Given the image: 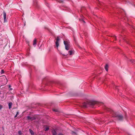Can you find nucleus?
<instances>
[{"label": "nucleus", "instance_id": "1", "mask_svg": "<svg viewBox=\"0 0 135 135\" xmlns=\"http://www.w3.org/2000/svg\"><path fill=\"white\" fill-rule=\"evenodd\" d=\"M104 109L106 111L110 112L113 115L112 117L117 118L118 120L119 121H122L123 120V116L122 115L118 114L112 110L106 107H105Z\"/></svg>", "mask_w": 135, "mask_h": 135}, {"label": "nucleus", "instance_id": "2", "mask_svg": "<svg viewBox=\"0 0 135 135\" xmlns=\"http://www.w3.org/2000/svg\"><path fill=\"white\" fill-rule=\"evenodd\" d=\"M98 103L95 101L90 100L86 102H84L83 103V106L84 107L86 108L88 105L91 107L94 106L95 104H98Z\"/></svg>", "mask_w": 135, "mask_h": 135}, {"label": "nucleus", "instance_id": "3", "mask_svg": "<svg viewBox=\"0 0 135 135\" xmlns=\"http://www.w3.org/2000/svg\"><path fill=\"white\" fill-rule=\"evenodd\" d=\"M64 43L65 46V49L67 50L70 49V42L69 41H64Z\"/></svg>", "mask_w": 135, "mask_h": 135}, {"label": "nucleus", "instance_id": "4", "mask_svg": "<svg viewBox=\"0 0 135 135\" xmlns=\"http://www.w3.org/2000/svg\"><path fill=\"white\" fill-rule=\"evenodd\" d=\"M60 39L59 37H57L56 39V41L55 42V46H56L57 47H58V46H59V41Z\"/></svg>", "mask_w": 135, "mask_h": 135}, {"label": "nucleus", "instance_id": "5", "mask_svg": "<svg viewBox=\"0 0 135 135\" xmlns=\"http://www.w3.org/2000/svg\"><path fill=\"white\" fill-rule=\"evenodd\" d=\"M3 18L4 20V22H6L7 21V20L6 19V13L5 11L3 12Z\"/></svg>", "mask_w": 135, "mask_h": 135}, {"label": "nucleus", "instance_id": "6", "mask_svg": "<svg viewBox=\"0 0 135 135\" xmlns=\"http://www.w3.org/2000/svg\"><path fill=\"white\" fill-rule=\"evenodd\" d=\"M52 132L53 135H57V133L55 129H53L52 130Z\"/></svg>", "mask_w": 135, "mask_h": 135}, {"label": "nucleus", "instance_id": "7", "mask_svg": "<svg viewBox=\"0 0 135 135\" xmlns=\"http://www.w3.org/2000/svg\"><path fill=\"white\" fill-rule=\"evenodd\" d=\"M34 5L36 7H38L37 2L36 0H35L34 2Z\"/></svg>", "mask_w": 135, "mask_h": 135}, {"label": "nucleus", "instance_id": "8", "mask_svg": "<svg viewBox=\"0 0 135 135\" xmlns=\"http://www.w3.org/2000/svg\"><path fill=\"white\" fill-rule=\"evenodd\" d=\"M37 40L35 38L34 39L33 41V46L36 45V44Z\"/></svg>", "mask_w": 135, "mask_h": 135}, {"label": "nucleus", "instance_id": "9", "mask_svg": "<svg viewBox=\"0 0 135 135\" xmlns=\"http://www.w3.org/2000/svg\"><path fill=\"white\" fill-rule=\"evenodd\" d=\"M108 64H107L105 66V68L106 70L107 71L108 70Z\"/></svg>", "mask_w": 135, "mask_h": 135}, {"label": "nucleus", "instance_id": "10", "mask_svg": "<svg viewBox=\"0 0 135 135\" xmlns=\"http://www.w3.org/2000/svg\"><path fill=\"white\" fill-rule=\"evenodd\" d=\"M29 131L30 132V133L31 134V135H33L34 134V132L31 129H29Z\"/></svg>", "mask_w": 135, "mask_h": 135}, {"label": "nucleus", "instance_id": "11", "mask_svg": "<svg viewBox=\"0 0 135 135\" xmlns=\"http://www.w3.org/2000/svg\"><path fill=\"white\" fill-rule=\"evenodd\" d=\"M68 53L70 55H72L74 53L73 52V51L71 50L69 51Z\"/></svg>", "mask_w": 135, "mask_h": 135}, {"label": "nucleus", "instance_id": "12", "mask_svg": "<svg viewBox=\"0 0 135 135\" xmlns=\"http://www.w3.org/2000/svg\"><path fill=\"white\" fill-rule=\"evenodd\" d=\"M79 20L80 21H81V22H83L84 23H85V21H84V19H83V18L80 19H79Z\"/></svg>", "mask_w": 135, "mask_h": 135}, {"label": "nucleus", "instance_id": "13", "mask_svg": "<svg viewBox=\"0 0 135 135\" xmlns=\"http://www.w3.org/2000/svg\"><path fill=\"white\" fill-rule=\"evenodd\" d=\"M12 104V103L11 102H10L8 104V106H9V109H10L11 108V106Z\"/></svg>", "mask_w": 135, "mask_h": 135}, {"label": "nucleus", "instance_id": "14", "mask_svg": "<svg viewBox=\"0 0 135 135\" xmlns=\"http://www.w3.org/2000/svg\"><path fill=\"white\" fill-rule=\"evenodd\" d=\"M71 134L72 135H74V134L77 135L76 133V132H74V131H71Z\"/></svg>", "mask_w": 135, "mask_h": 135}, {"label": "nucleus", "instance_id": "15", "mask_svg": "<svg viewBox=\"0 0 135 135\" xmlns=\"http://www.w3.org/2000/svg\"><path fill=\"white\" fill-rule=\"evenodd\" d=\"M129 61L132 63H133L135 62V60L133 59L130 60Z\"/></svg>", "mask_w": 135, "mask_h": 135}, {"label": "nucleus", "instance_id": "16", "mask_svg": "<svg viewBox=\"0 0 135 135\" xmlns=\"http://www.w3.org/2000/svg\"><path fill=\"white\" fill-rule=\"evenodd\" d=\"M49 127H47L45 129V131H47L49 130Z\"/></svg>", "mask_w": 135, "mask_h": 135}, {"label": "nucleus", "instance_id": "17", "mask_svg": "<svg viewBox=\"0 0 135 135\" xmlns=\"http://www.w3.org/2000/svg\"><path fill=\"white\" fill-rule=\"evenodd\" d=\"M27 118L28 119V120H31V117L30 116H28L27 117Z\"/></svg>", "mask_w": 135, "mask_h": 135}, {"label": "nucleus", "instance_id": "18", "mask_svg": "<svg viewBox=\"0 0 135 135\" xmlns=\"http://www.w3.org/2000/svg\"><path fill=\"white\" fill-rule=\"evenodd\" d=\"M18 133L20 135H21L22 134V133L21 131H19Z\"/></svg>", "mask_w": 135, "mask_h": 135}, {"label": "nucleus", "instance_id": "19", "mask_svg": "<svg viewBox=\"0 0 135 135\" xmlns=\"http://www.w3.org/2000/svg\"><path fill=\"white\" fill-rule=\"evenodd\" d=\"M31 120H34L35 119V118L34 117H31Z\"/></svg>", "mask_w": 135, "mask_h": 135}, {"label": "nucleus", "instance_id": "20", "mask_svg": "<svg viewBox=\"0 0 135 135\" xmlns=\"http://www.w3.org/2000/svg\"><path fill=\"white\" fill-rule=\"evenodd\" d=\"M31 120H34L35 119V118L34 117H31Z\"/></svg>", "mask_w": 135, "mask_h": 135}, {"label": "nucleus", "instance_id": "21", "mask_svg": "<svg viewBox=\"0 0 135 135\" xmlns=\"http://www.w3.org/2000/svg\"><path fill=\"white\" fill-rule=\"evenodd\" d=\"M61 53L62 54L63 56H67V55H68V54H62V53Z\"/></svg>", "mask_w": 135, "mask_h": 135}, {"label": "nucleus", "instance_id": "22", "mask_svg": "<svg viewBox=\"0 0 135 135\" xmlns=\"http://www.w3.org/2000/svg\"><path fill=\"white\" fill-rule=\"evenodd\" d=\"M124 118L126 119H127V116L126 113L125 114V115L124 116Z\"/></svg>", "mask_w": 135, "mask_h": 135}, {"label": "nucleus", "instance_id": "23", "mask_svg": "<svg viewBox=\"0 0 135 135\" xmlns=\"http://www.w3.org/2000/svg\"><path fill=\"white\" fill-rule=\"evenodd\" d=\"M3 108V106L0 104V110Z\"/></svg>", "mask_w": 135, "mask_h": 135}, {"label": "nucleus", "instance_id": "24", "mask_svg": "<svg viewBox=\"0 0 135 135\" xmlns=\"http://www.w3.org/2000/svg\"><path fill=\"white\" fill-rule=\"evenodd\" d=\"M53 110L54 111V112H56L57 111V110L56 109H53Z\"/></svg>", "mask_w": 135, "mask_h": 135}, {"label": "nucleus", "instance_id": "25", "mask_svg": "<svg viewBox=\"0 0 135 135\" xmlns=\"http://www.w3.org/2000/svg\"><path fill=\"white\" fill-rule=\"evenodd\" d=\"M4 71L3 70H2L1 71V73L2 74L3 73H4Z\"/></svg>", "mask_w": 135, "mask_h": 135}, {"label": "nucleus", "instance_id": "26", "mask_svg": "<svg viewBox=\"0 0 135 135\" xmlns=\"http://www.w3.org/2000/svg\"><path fill=\"white\" fill-rule=\"evenodd\" d=\"M58 135H64L62 133H59Z\"/></svg>", "mask_w": 135, "mask_h": 135}, {"label": "nucleus", "instance_id": "27", "mask_svg": "<svg viewBox=\"0 0 135 135\" xmlns=\"http://www.w3.org/2000/svg\"><path fill=\"white\" fill-rule=\"evenodd\" d=\"M73 37H74V41L75 42H76V38H75V37L74 36H73Z\"/></svg>", "mask_w": 135, "mask_h": 135}, {"label": "nucleus", "instance_id": "28", "mask_svg": "<svg viewBox=\"0 0 135 135\" xmlns=\"http://www.w3.org/2000/svg\"><path fill=\"white\" fill-rule=\"evenodd\" d=\"M123 39L124 40V41H125L126 42V43H127L129 44V43H128V42L127 40H126L125 39Z\"/></svg>", "mask_w": 135, "mask_h": 135}, {"label": "nucleus", "instance_id": "29", "mask_svg": "<svg viewBox=\"0 0 135 135\" xmlns=\"http://www.w3.org/2000/svg\"><path fill=\"white\" fill-rule=\"evenodd\" d=\"M118 86H115V89H117L118 90V89L117 88V87H118Z\"/></svg>", "mask_w": 135, "mask_h": 135}, {"label": "nucleus", "instance_id": "30", "mask_svg": "<svg viewBox=\"0 0 135 135\" xmlns=\"http://www.w3.org/2000/svg\"><path fill=\"white\" fill-rule=\"evenodd\" d=\"M113 38L115 40H116V37L115 36H113Z\"/></svg>", "mask_w": 135, "mask_h": 135}, {"label": "nucleus", "instance_id": "31", "mask_svg": "<svg viewBox=\"0 0 135 135\" xmlns=\"http://www.w3.org/2000/svg\"><path fill=\"white\" fill-rule=\"evenodd\" d=\"M19 114V112H17L16 113V114L18 115Z\"/></svg>", "mask_w": 135, "mask_h": 135}, {"label": "nucleus", "instance_id": "32", "mask_svg": "<svg viewBox=\"0 0 135 135\" xmlns=\"http://www.w3.org/2000/svg\"><path fill=\"white\" fill-rule=\"evenodd\" d=\"M17 115L16 114L15 115V118L17 116Z\"/></svg>", "mask_w": 135, "mask_h": 135}, {"label": "nucleus", "instance_id": "33", "mask_svg": "<svg viewBox=\"0 0 135 135\" xmlns=\"http://www.w3.org/2000/svg\"><path fill=\"white\" fill-rule=\"evenodd\" d=\"M11 87V85H9V88H10V87Z\"/></svg>", "mask_w": 135, "mask_h": 135}, {"label": "nucleus", "instance_id": "34", "mask_svg": "<svg viewBox=\"0 0 135 135\" xmlns=\"http://www.w3.org/2000/svg\"><path fill=\"white\" fill-rule=\"evenodd\" d=\"M2 128H3V129L4 128L3 127H2Z\"/></svg>", "mask_w": 135, "mask_h": 135}, {"label": "nucleus", "instance_id": "35", "mask_svg": "<svg viewBox=\"0 0 135 135\" xmlns=\"http://www.w3.org/2000/svg\"><path fill=\"white\" fill-rule=\"evenodd\" d=\"M12 89H10V90H12Z\"/></svg>", "mask_w": 135, "mask_h": 135}, {"label": "nucleus", "instance_id": "36", "mask_svg": "<svg viewBox=\"0 0 135 135\" xmlns=\"http://www.w3.org/2000/svg\"><path fill=\"white\" fill-rule=\"evenodd\" d=\"M3 135H4V134Z\"/></svg>", "mask_w": 135, "mask_h": 135}]
</instances>
